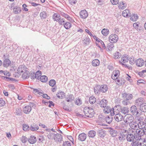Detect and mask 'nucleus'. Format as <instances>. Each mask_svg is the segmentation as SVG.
I'll return each mask as SVG.
<instances>
[{"instance_id":"obj_1","label":"nucleus","mask_w":146,"mask_h":146,"mask_svg":"<svg viewBox=\"0 0 146 146\" xmlns=\"http://www.w3.org/2000/svg\"><path fill=\"white\" fill-rule=\"evenodd\" d=\"M17 71L18 73L21 74L22 77L24 79L28 78L30 76L29 69L23 65L19 66Z\"/></svg>"},{"instance_id":"obj_2","label":"nucleus","mask_w":146,"mask_h":146,"mask_svg":"<svg viewBox=\"0 0 146 146\" xmlns=\"http://www.w3.org/2000/svg\"><path fill=\"white\" fill-rule=\"evenodd\" d=\"M84 112L86 116L90 117H92L94 114V111L93 109L91 108H85Z\"/></svg>"},{"instance_id":"obj_3","label":"nucleus","mask_w":146,"mask_h":146,"mask_svg":"<svg viewBox=\"0 0 146 146\" xmlns=\"http://www.w3.org/2000/svg\"><path fill=\"white\" fill-rule=\"evenodd\" d=\"M128 55L126 54H124L123 55L120 60L119 62L120 64L125 67H127L126 63L129 60Z\"/></svg>"},{"instance_id":"obj_4","label":"nucleus","mask_w":146,"mask_h":146,"mask_svg":"<svg viewBox=\"0 0 146 146\" xmlns=\"http://www.w3.org/2000/svg\"><path fill=\"white\" fill-rule=\"evenodd\" d=\"M118 37L115 34H111L110 35L108 38L109 41L111 43H115L118 40Z\"/></svg>"},{"instance_id":"obj_5","label":"nucleus","mask_w":146,"mask_h":146,"mask_svg":"<svg viewBox=\"0 0 146 146\" xmlns=\"http://www.w3.org/2000/svg\"><path fill=\"white\" fill-rule=\"evenodd\" d=\"M93 37L96 40V43L97 46L100 48H101L102 47L104 48L106 47L105 45L103 42L100 38L96 36H93Z\"/></svg>"},{"instance_id":"obj_6","label":"nucleus","mask_w":146,"mask_h":146,"mask_svg":"<svg viewBox=\"0 0 146 146\" xmlns=\"http://www.w3.org/2000/svg\"><path fill=\"white\" fill-rule=\"evenodd\" d=\"M134 117L130 114L126 115L124 117V121L126 123H129L134 120Z\"/></svg>"},{"instance_id":"obj_7","label":"nucleus","mask_w":146,"mask_h":146,"mask_svg":"<svg viewBox=\"0 0 146 146\" xmlns=\"http://www.w3.org/2000/svg\"><path fill=\"white\" fill-rule=\"evenodd\" d=\"M119 110L117 112H115V120L119 122L122 120L123 118V116L121 113H119Z\"/></svg>"},{"instance_id":"obj_8","label":"nucleus","mask_w":146,"mask_h":146,"mask_svg":"<svg viewBox=\"0 0 146 146\" xmlns=\"http://www.w3.org/2000/svg\"><path fill=\"white\" fill-rule=\"evenodd\" d=\"M119 75V72L118 70H115L112 72L111 77L114 80L117 79Z\"/></svg>"},{"instance_id":"obj_9","label":"nucleus","mask_w":146,"mask_h":146,"mask_svg":"<svg viewBox=\"0 0 146 146\" xmlns=\"http://www.w3.org/2000/svg\"><path fill=\"white\" fill-rule=\"evenodd\" d=\"M122 96L123 98L128 100L132 99L133 97L132 94H127L125 93L122 94Z\"/></svg>"},{"instance_id":"obj_10","label":"nucleus","mask_w":146,"mask_h":146,"mask_svg":"<svg viewBox=\"0 0 146 146\" xmlns=\"http://www.w3.org/2000/svg\"><path fill=\"white\" fill-rule=\"evenodd\" d=\"M80 15L81 18L85 19L88 17V14L86 10H83L80 12Z\"/></svg>"},{"instance_id":"obj_11","label":"nucleus","mask_w":146,"mask_h":146,"mask_svg":"<svg viewBox=\"0 0 146 146\" xmlns=\"http://www.w3.org/2000/svg\"><path fill=\"white\" fill-rule=\"evenodd\" d=\"M121 108L120 106L119 105H118L117 106H116L114 108V109H111L110 110V114L111 115H113L114 114H115V112H117V111H114V110H117L118 109H119V110L120 109V108Z\"/></svg>"},{"instance_id":"obj_12","label":"nucleus","mask_w":146,"mask_h":146,"mask_svg":"<svg viewBox=\"0 0 146 146\" xmlns=\"http://www.w3.org/2000/svg\"><path fill=\"white\" fill-rule=\"evenodd\" d=\"M31 107L30 106H27L23 108V112L26 114H28L31 110Z\"/></svg>"},{"instance_id":"obj_13","label":"nucleus","mask_w":146,"mask_h":146,"mask_svg":"<svg viewBox=\"0 0 146 146\" xmlns=\"http://www.w3.org/2000/svg\"><path fill=\"white\" fill-rule=\"evenodd\" d=\"M11 64V61L9 59L6 58L3 61V66L4 67H7L10 66Z\"/></svg>"},{"instance_id":"obj_14","label":"nucleus","mask_w":146,"mask_h":146,"mask_svg":"<svg viewBox=\"0 0 146 146\" xmlns=\"http://www.w3.org/2000/svg\"><path fill=\"white\" fill-rule=\"evenodd\" d=\"M136 65L138 66L141 67L143 66L144 64L143 60L141 58L137 59L135 61Z\"/></svg>"},{"instance_id":"obj_15","label":"nucleus","mask_w":146,"mask_h":146,"mask_svg":"<svg viewBox=\"0 0 146 146\" xmlns=\"http://www.w3.org/2000/svg\"><path fill=\"white\" fill-rule=\"evenodd\" d=\"M127 4L124 2L121 1L119 2L118 7L119 9H123L125 8Z\"/></svg>"},{"instance_id":"obj_16","label":"nucleus","mask_w":146,"mask_h":146,"mask_svg":"<svg viewBox=\"0 0 146 146\" xmlns=\"http://www.w3.org/2000/svg\"><path fill=\"white\" fill-rule=\"evenodd\" d=\"M107 102V100L103 99L100 102V104L101 107L104 108L106 106Z\"/></svg>"},{"instance_id":"obj_17","label":"nucleus","mask_w":146,"mask_h":146,"mask_svg":"<svg viewBox=\"0 0 146 146\" xmlns=\"http://www.w3.org/2000/svg\"><path fill=\"white\" fill-rule=\"evenodd\" d=\"M139 16L137 14H132L130 16V20L133 21H135L138 19Z\"/></svg>"},{"instance_id":"obj_18","label":"nucleus","mask_w":146,"mask_h":146,"mask_svg":"<svg viewBox=\"0 0 146 146\" xmlns=\"http://www.w3.org/2000/svg\"><path fill=\"white\" fill-rule=\"evenodd\" d=\"M131 111L133 115H137L138 112L137 111V108L135 106H133L131 108Z\"/></svg>"},{"instance_id":"obj_19","label":"nucleus","mask_w":146,"mask_h":146,"mask_svg":"<svg viewBox=\"0 0 146 146\" xmlns=\"http://www.w3.org/2000/svg\"><path fill=\"white\" fill-rule=\"evenodd\" d=\"M65 99L67 102H71L74 99V97L73 95L70 94L66 97Z\"/></svg>"},{"instance_id":"obj_20","label":"nucleus","mask_w":146,"mask_h":146,"mask_svg":"<svg viewBox=\"0 0 146 146\" xmlns=\"http://www.w3.org/2000/svg\"><path fill=\"white\" fill-rule=\"evenodd\" d=\"M86 138V135L84 133L80 134L78 136V139L81 141H84Z\"/></svg>"},{"instance_id":"obj_21","label":"nucleus","mask_w":146,"mask_h":146,"mask_svg":"<svg viewBox=\"0 0 146 146\" xmlns=\"http://www.w3.org/2000/svg\"><path fill=\"white\" fill-rule=\"evenodd\" d=\"M13 12L15 14H18L21 11V8L19 7H15L13 9Z\"/></svg>"},{"instance_id":"obj_22","label":"nucleus","mask_w":146,"mask_h":146,"mask_svg":"<svg viewBox=\"0 0 146 146\" xmlns=\"http://www.w3.org/2000/svg\"><path fill=\"white\" fill-rule=\"evenodd\" d=\"M38 127L35 123H33L30 126V129L32 131H37L38 129Z\"/></svg>"},{"instance_id":"obj_23","label":"nucleus","mask_w":146,"mask_h":146,"mask_svg":"<svg viewBox=\"0 0 146 146\" xmlns=\"http://www.w3.org/2000/svg\"><path fill=\"white\" fill-rule=\"evenodd\" d=\"M130 13L128 9H125L123 11L122 13V15L125 17H127L130 16Z\"/></svg>"},{"instance_id":"obj_24","label":"nucleus","mask_w":146,"mask_h":146,"mask_svg":"<svg viewBox=\"0 0 146 146\" xmlns=\"http://www.w3.org/2000/svg\"><path fill=\"white\" fill-rule=\"evenodd\" d=\"M57 97L60 99L64 98L65 96V93L62 92H59L56 94Z\"/></svg>"},{"instance_id":"obj_25","label":"nucleus","mask_w":146,"mask_h":146,"mask_svg":"<svg viewBox=\"0 0 146 146\" xmlns=\"http://www.w3.org/2000/svg\"><path fill=\"white\" fill-rule=\"evenodd\" d=\"M61 15L67 19L68 21L72 22H73L74 21L68 15L63 13L61 14Z\"/></svg>"},{"instance_id":"obj_26","label":"nucleus","mask_w":146,"mask_h":146,"mask_svg":"<svg viewBox=\"0 0 146 146\" xmlns=\"http://www.w3.org/2000/svg\"><path fill=\"white\" fill-rule=\"evenodd\" d=\"M92 63L93 66L96 67L99 65L100 62L98 60L95 59L92 61Z\"/></svg>"},{"instance_id":"obj_27","label":"nucleus","mask_w":146,"mask_h":146,"mask_svg":"<svg viewBox=\"0 0 146 146\" xmlns=\"http://www.w3.org/2000/svg\"><path fill=\"white\" fill-rule=\"evenodd\" d=\"M139 145L140 146H146V138L139 139Z\"/></svg>"},{"instance_id":"obj_28","label":"nucleus","mask_w":146,"mask_h":146,"mask_svg":"<svg viewBox=\"0 0 146 146\" xmlns=\"http://www.w3.org/2000/svg\"><path fill=\"white\" fill-rule=\"evenodd\" d=\"M100 86L97 85L94 88V92L96 94H99L101 92Z\"/></svg>"},{"instance_id":"obj_29","label":"nucleus","mask_w":146,"mask_h":146,"mask_svg":"<svg viewBox=\"0 0 146 146\" xmlns=\"http://www.w3.org/2000/svg\"><path fill=\"white\" fill-rule=\"evenodd\" d=\"M130 123V126L131 128L134 129H136L138 124L136 122L132 121Z\"/></svg>"},{"instance_id":"obj_30","label":"nucleus","mask_w":146,"mask_h":146,"mask_svg":"<svg viewBox=\"0 0 146 146\" xmlns=\"http://www.w3.org/2000/svg\"><path fill=\"white\" fill-rule=\"evenodd\" d=\"M52 18L54 21H57L60 19V16L58 14L54 13L53 16Z\"/></svg>"},{"instance_id":"obj_31","label":"nucleus","mask_w":146,"mask_h":146,"mask_svg":"<svg viewBox=\"0 0 146 146\" xmlns=\"http://www.w3.org/2000/svg\"><path fill=\"white\" fill-rule=\"evenodd\" d=\"M101 92L103 93L106 92L108 90L107 86L106 85H103L100 86Z\"/></svg>"},{"instance_id":"obj_32","label":"nucleus","mask_w":146,"mask_h":146,"mask_svg":"<svg viewBox=\"0 0 146 146\" xmlns=\"http://www.w3.org/2000/svg\"><path fill=\"white\" fill-rule=\"evenodd\" d=\"M40 15L41 19H44L47 17V15L46 11H43L40 13Z\"/></svg>"},{"instance_id":"obj_33","label":"nucleus","mask_w":146,"mask_h":146,"mask_svg":"<svg viewBox=\"0 0 146 146\" xmlns=\"http://www.w3.org/2000/svg\"><path fill=\"white\" fill-rule=\"evenodd\" d=\"M140 23L139 22H137L134 23L133 24V26L134 28L137 30L140 29Z\"/></svg>"},{"instance_id":"obj_34","label":"nucleus","mask_w":146,"mask_h":146,"mask_svg":"<svg viewBox=\"0 0 146 146\" xmlns=\"http://www.w3.org/2000/svg\"><path fill=\"white\" fill-rule=\"evenodd\" d=\"M64 27L67 29H70L72 27V24L69 22H66L64 24Z\"/></svg>"},{"instance_id":"obj_35","label":"nucleus","mask_w":146,"mask_h":146,"mask_svg":"<svg viewBox=\"0 0 146 146\" xmlns=\"http://www.w3.org/2000/svg\"><path fill=\"white\" fill-rule=\"evenodd\" d=\"M36 138L34 136H31L29 140V143L31 144H34L36 142Z\"/></svg>"},{"instance_id":"obj_36","label":"nucleus","mask_w":146,"mask_h":146,"mask_svg":"<svg viewBox=\"0 0 146 146\" xmlns=\"http://www.w3.org/2000/svg\"><path fill=\"white\" fill-rule=\"evenodd\" d=\"M96 135V132L94 130H91L89 131L88 133V136L91 137H94Z\"/></svg>"},{"instance_id":"obj_37","label":"nucleus","mask_w":146,"mask_h":146,"mask_svg":"<svg viewBox=\"0 0 146 146\" xmlns=\"http://www.w3.org/2000/svg\"><path fill=\"white\" fill-rule=\"evenodd\" d=\"M121 111L123 114H126L129 112L128 108L126 107H123L121 109Z\"/></svg>"},{"instance_id":"obj_38","label":"nucleus","mask_w":146,"mask_h":146,"mask_svg":"<svg viewBox=\"0 0 146 146\" xmlns=\"http://www.w3.org/2000/svg\"><path fill=\"white\" fill-rule=\"evenodd\" d=\"M101 32L104 36H106L108 35L109 31L108 29H104L102 30Z\"/></svg>"},{"instance_id":"obj_39","label":"nucleus","mask_w":146,"mask_h":146,"mask_svg":"<svg viewBox=\"0 0 146 146\" xmlns=\"http://www.w3.org/2000/svg\"><path fill=\"white\" fill-rule=\"evenodd\" d=\"M33 93L36 95H37L38 96H42L43 93L41 92L37 89H35L33 90Z\"/></svg>"},{"instance_id":"obj_40","label":"nucleus","mask_w":146,"mask_h":146,"mask_svg":"<svg viewBox=\"0 0 146 146\" xmlns=\"http://www.w3.org/2000/svg\"><path fill=\"white\" fill-rule=\"evenodd\" d=\"M121 56V54L119 52H117L114 54L113 57L115 59H117L120 58Z\"/></svg>"},{"instance_id":"obj_41","label":"nucleus","mask_w":146,"mask_h":146,"mask_svg":"<svg viewBox=\"0 0 146 146\" xmlns=\"http://www.w3.org/2000/svg\"><path fill=\"white\" fill-rule=\"evenodd\" d=\"M75 103L77 105L80 106L82 104L81 100L79 98H76L74 100Z\"/></svg>"},{"instance_id":"obj_42","label":"nucleus","mask_w":146,"mask_h":146,"mask_svg":"<svg viewBox=\"0 0 146 146\" xmlns=\"http://www.w3.org/2000/svg\"><path fill=\"white\" fill-rule=\"evenodd\" d=\"M40 78V81L43 82H46L48 80L47 77L45 75L41 76Z\"/></svg>"},{"instance_id":"obj_43","label":"nucleus","mask_w":146,"mask_h":146,"mask_svg":"<svg viewBox=\"0 0 146 146\" xmlns=\"http://www.w3.org/2000/svg\"><path fill=\"white\" fill-rule=\"evenodd\" d=\"M134 137L131 134H128L127 136V139L128 141H131L134 139Z\"/></svg>"},{"instance_id":"obj_44","label":"nucleus","mask_w":146,"mask_h":146,"mask_svg":"<svg viewBox=\"0 0 146 146\" xmlns=\"http://www.w3.org/2000/svg\"><path fill=\"white\" fill-rule=\"evenodd\" d=\"M96 98L94 96H91L89 99V102L90 103L92 104H94L96 102Z\"/></svg>"},{"instance_id":"obj_45","label":"nucleus","mask_w":146,"mask_h":146,"mask_svg":"<svg viewBox=\"0 0 146 146\" xmlns=\"http://www.w3.org/2000/svg\"><path fill=\"white\" fill-rule=\"evenodd\" d=\"M128 59L130 64L131 65H133L135 64V58L133 57V56H132L131 57H129V58H128Z\"/></svg>"},{"instance_id":"obj_46","label":"nucleus","mask_w":146,"mask_h":146,"mask_svg":"<svg viewBox=\"0 0 146 146\" xmlns=\"http://www.w3.org/2000/svg\"><path fill=\"white\" fill-rule=\"evenodd\" d=\"M42 72L40 70L36 71L35 74V78L36 79H39V77L41 76Z\"/></svg>"},{"instance_id":"obj_47","label":"nucleus","mask_w":146,"mask_h":146,"mask_svg":"<svg viewBox=\"0 0 146 146\" xmlns=\"http://www.w3.org/2000/svg\"><path fill=\"white\" fill-rule=\"evenodd\" d=\"M138 125L139 128L142 129L144 127L145 125L143 121H141L139 123Z\"/></svg>"},{"instance_id":"obj_48","label":"nucleus","mask_w":146,"mask_h":146,"mask_svg":"<svg viewBox=\"0 0 146 146\" xmlns=\"http://www.w3.org/2000/svg\"><path fill=\"white\" fill-rule=\"evenodd\" d=\"M23 129L25 131H28L30 129L29 126L26 124H24L23 125Z\"/></svg>"},{"instance_id":"obj_49","label":"nucleus","mask_w":146,"mask_h":146,"mask_svg":"<svg viewBox=\"0 0 146 146\" xmlns=\"http://www.w3.org/2000/svg\"><path fill=\"white\" fill-rule=\"evenodd\" d=\"M49 84L50 86L53 87L55 85L56 82L54 80L52 79L50 80L49 82Z\"/></svg>"},{"instance_id":"obj_50","label":"nucleus","mask_w":146,"mask_h":146,"mask_svg":"<svg viewBox=\"0 0 146 146\" xmlns=\"http://www.w3.org/2000/svg\"><path fill=\"white\" fill-rule=\"evenodd\" d=\"M117 80L115 81V82H116V84L117 85L121 86L122 85V82L123 84H124V82H123L122 80L120 78L118 79L117 78Z\"/></svg>"},{"instance_id":"obj_51","label":"nucleus","mask_w":146,"mask_h":146,"mask_svg":"<svg viewBox=\"0 0 146 146\" xmlns=\"http://www.w3.org/2000/svg\"><path fill=\"white\" fill-rule=\"evenodd\" d=\"M110 107L108 106H106V107L104 108V113L106 114H108L109 113L110 111Z\"/></svg>"},{"instance_id":"obj_52","label":"nucleus","mask_w":146,"mask_h":146,"mask_svg":"<svg viewBox=\"0 0 146 146\" xmlns=\"http://www.w3.org/2000/svg\"><path fill=\"white\" fill-rule=\"evenodd\" d=\"M98 133L99 135L100 136H104L106 134L105 131L102 129H101L99 131Z\"/></svg>"},{"instance_id":"obj_53","label":"nucleus","mask_w":146,"mask_h":146,"mask_svg":"<svg viewBox=\"0 0 146 146\" xmlns=\"http://www.w3.org/2000/svg\"><path fill=\"white\" fill-rule=\"evenodd\" d=\"M145 84V81L142 79L139 80L137 82V84L138 85H139L140 84Z\"/></svg>"},{"instance_id":"obj_54","label":"nucleus","mask_w":146,"mask_h":146,"mask_svg":"<svg viewBox=\"0 0 146 146\" xmlns=\"http://www.w3.org/2000/svg\"><path fill=\"white\" fill-rule=\"evenodd\" d=\"M140 109L143 112H146V104L145 105L142 104L140 106Z\"/></svg>"},{"instance_id":"obj_55","label":"nucleus","mask_w":146,"mask_h":146,"mask_svg":"<svg viewBox=\"0 0 146 146\" xmlns=\"http://www.w3.org/2000/svg\"><path fill=\"white\" fill-rule=\"evenodd\" d=\"M139 139L133 142L132 143V146H138L139 145Z\"/></svg>"},{"instance_id":"obj_56","label":"nucleus","mask_w":146,"mask_h":146,"mask_svg":"<svg viewBox=\"0 0 146 146\" xmlns=\"http://www.w3.org/2000/svg\"><path fill=\"white\" fill-rule=\"evenodd\" d=\"M2 73H4V75H6V76H10V73L9 72H4L2 70H1L0 71V73L1 74Z\"/></svg>"},{"instance_id":"obj_57","label":"nucleus","mask_w":146,"mask_h":146,"mask_svg":"<svg viewBox=\"0 0 146 146\" xmlns=\"http://www.w3.org/2000/svg\"><path fill=\"white\" fill-rule=\"evenodd\" d=\"M5 104V101L2 98H0V106H3Z\"/></svg>"},{"instance_id":"obj_58","label":"nucleus","mask_w":146,"mask_h":146,"mask_svg":"<svg viewBox=\"0 0 146 146\" xmlns=\"http://www.w3.org/2000/svg\"><path fill=\"white\" fill-rule=\"evenodd\" d=\"M63 146H71V144L69 141H65L64 142Z\"/></svg>"},{"instance_id":"obj_59","label":"nucleus","mask_w":146,"mask_h":146,"mask_svg":"<svg viewBox=\"0 0 146 146\" xmlns=\"http://www.w3.org/2000/svg\"><path fill=\"white\" fill-rule=\"evenodd\" d=\"M21 140L23 143H25L27 141V138L25 136H23L21 139Z\"/></svg>"},{"instance_id":"obj_60","label":"nucleus","mask_w":146,"mask_h":146,"mask_svg":"<svg viewBox=\"0 0 146 146\" xmlns=\"http://www.w3.org/2000/svg\"><path fill=\"white\" fill-rule=\"evenodd\" d=\"M146 73V69L142 70L141 71L139 72L138 74L140 76H142L145 73Z\"/></svg>"},{"instance_id":"obj_61","label":"nucleus","mask_w":146,"mask_h":146,"mask_svg":"<svg viewBox=\"0 0 146 146\" xmlns=\"http://www.w3.org/2000/svg\"><path fill=\"white\" fill-rule=\"evenodd\" d=\"M63 108L66 110L70 111L72 110V108H71L67 106H65L63 107Z\"/></svg>"},{"instance_id":"obj_62","label":"nucleus","mask_w":146,"mask_h":146,"mask_svg":"<svg viewBox=\"0 0 146 146\" xmlns=\"http://www.w3.org/2000/svg\"><path fill=\"white\" fill-rule=\"evenodd\" d=\"M137 132H138V133H139L140 132H143L144 134L146 135V129H144L143 130L141 129V130H137Z\"/></svg>"},{"instance_id":"obj_63","label":"nucleus","mask_w":146,"mask_h":146,"mask_svg":"<svg viewBox=\"0 0 146 146\" xmlns=\"http://www.w3.org/2000/svg\"><path fill=\"white\" fill-rule=\"evenodd\" d=\"M27 7V5L25 4L23 5V10L25 11H28V9L26 8Z\"/></svg>"},{"instance_id":"obj_64","label":"nucleus","mask_w":146,"mask_h":146,"mask_svg":"<svg viewBox=\"0 0 146 146\" xmlns=\"http://www.w3.org/2000/svg\"><path fill=\"white\" fill-rule=\"evenodd\" d=\"M118 1H111V2L113 5H116L119 3Z\"/></svg>"}]
</instances>
